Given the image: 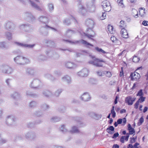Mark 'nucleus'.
I'll list each match as a JSON object with an SVG mask.
<instances>
[{
    "label": "nucleus",
    "instance_id": "1",
    "mask_svg": "<svg viewBox=\"0 0 148 148\" xmlns=\"http://www.w3.org/2000/svg\"><path fill=\"white\" fill-rule=\"evenodd\" d=\"M85 24L88 27V29H90L92 32V33H91V34H85V36L88 37V38L92 40H94V39L93 38H91L94 37L95 35V33L91 30L93 28L94 26V21L91 19L89 18H87L85 21Z\"/></svg>",
    "mask_w": 148,
    "mask_h": 148
},
{
    "label": "nucleus",
    "instance_id": "2",
    "mask_svg": "<svg viewBox=\"0 0 148 148\" xmlns=\"http://www.w3.org/2000/svg\"><path fill=\"white\" fill-rule=\"evenodd\" d=\"M91 58L93 60H90L88 61L89 64L93 65L96 67H102L103 64L99 62H105V61L96 58L95 56H92Z\"/></svg>",
    "mask_w": 148,
    "mask_h": 148
},
{
    "label": "nucleus",
    "instance_id": "3",
    "mask_svg": "<svg viewBox=\"0 0 148 148\" xmlns=\"http://www.w3.org/2000/svg\"><path fill=\"white\" fill-rule=\"evenodd\" d=\"M4 29L8 31L14 30L15 28V24L11 21H7L4 24Z\"/></svg>",
    "mask_w": 148,
    "mask_h": 148
},
{
    "label": "nucleus",
    "instance_id": "4",
    "mask_svg": "<svg viewBox=\"0 0 148 148\" xmlns=\"http://www.w3.org/2000/svg\"><path fill=\"white\" fill-rule=\"evenodd\" d=\"M95 0H91L86 3L87 10L91 12H94L96 8L95 5Z\"/></svg>",
    "mask_w": 148,
    "mask_h": 148
},
{
    "label": "nucleus",
    "instance_id": "5",
    "mask_svg": "<svg viewBox=\"0 0 148 148\" xmlns=\"http://www.w3.org/2000/svg\"><path fill=\"white\" fill-rule=\"evenodd\" d=\"M1 70L2 73L8 74H11L13 71V69L11 67L6 65H2Z\"/></svg>",
    "mask_w": 148,
    "mask_h": 148
},
{
    "label": "nucleus",
    "instance_id": "6",
    "mask_svg": "<svg viewBox=\"0 0 148 148\" xmlns=\"http://www.w3.org/2000/svg\"><path fill=\"white\" fill-rule=\"evenodd\" d=\"M64 41L67 42H69L72 44H77L80 42H81L83 44L85 45L87 47V45H90L92 47H94V45L88 42L87 41L83 39H82L80 40H74L72 41L69 40H65Z\"/></svg>",
    "mask_w": 148,
    "mask_h": 148
},
{
    "label": "nucleus",
    "instance_id": "7",
    "mask_svg": "<svg viewBox=\"0 0 148 148\" xmlns=\"http://www.w3.org/2000/svg\"><path fill=\"white\" fill-rule=\"evenodd\" d=\"M101 5L103 10L106 12H108L110 10L111 7L109 2L106 0L103 1L101 3Z\"/></svg>",
    "mask_w": 148,
    "mask_h": 148
},
{
    "label": "nucleus",
    "instance_id": "8",
    "mask_svg": "<svg viewBox=\"0 0 148 148\" xmlns=\"http://www.w3.org/2000/svg\"><path fill=\"white\" fill-rule=\"evenodd\" d=\"M25 137L26 139L29 140H34L36 138V135L35 132L29 131L25 134Z\"/></svg>",
    "mask_w": 148,
    "mask_h": 148
},
{
    "label": "nucleus",
    "instance_id": "9",
    "mask_svg": "<svg viewBox=\"0 0 148 148\" xmlns=\"http://www.w3.org/2000/svg\"><path fill=\"white\" fill-rule=\"evenodd\" d=\"M40 83V81L38 79H34L31 83L29 86L32 88H37L39 86Z\"/></svg>",
    "mask_w": 148,
    "mask_h": 148
},
{
    "label": "nucleus",
    "instance_id": "10",
    "mask_svg": "<svg viewBox=\"0 0 148 148\" xmlns=\"http://www.w3.org/2000/svg\"><path fill=\"white\" fill-rule=\"evenodd\" d=\"M25 18L29 22H31L34 21L35 17L29 12H26L24 14Z\"/></svg>",
    "mask_w": 148,
    "mask_h": 148
},
{
    "label": "nucleus",
    "instance_id": "11",
    "mask_svg": "<svg viewBox=\"0 0 148 148\" xmlns=\"http://www.w3.org/2000/svg\"><path fill=\"white\" fill-rule=\"evenodd\" d=\"M14 43L17 45L22 47L28 49L33 48L35 45L34 44L32 45L25 44L16 41L14 42Z\"/></svg>",
    "mask_w": 148,
    "mask_h": 148
},
{
    "label": "nucleus",
    "instance_id": "12",
    "mask_svg": "<svg viewBox=\"0 0 148 148\" xmlns=\"http://www.w3.org/2000/svg\"><path fill=\"white\" fill-rule=\"evenodd\" d=\"M15 121L14 117L12 116H9L7 118L6 123L8 125L12 126L14 124Z\"/></svg>",
    "mask_w": 148,
    "mask_h": 148
},
{
    "label": "nucleus",
    "instance_id": "13",
    "mask_svg": "<svg viewBox=\"0 0 148 148\" xmlns=\"http://www.w3.org/2000/svg\"><path fill=\"white\" fill-rule=\"evenodd\" d=\"M88 70L87 69L84 68L78 72L77 75L81 77H87L88 75Z\"/></svg>",
    "mask_w": 148,
    "mask_h": 148
},
{
    "label": "nucleus",
    "instance_id": "14",
    "mask_svg": "<svg viewBox=\"0 0 148 148\" xmlns=\"http://www.w3.org/2000/svg\"><path fill=\"white\" fill-rule=\"evenodd\" d=\"M20 28L23 31L28 32L31 28V26L29 24L26 23L21 25L20 26Z\"/></svg>",
    "mask_w": 148,
    "mask_h": 148
},
{
    "label": "nucleus",
    "instance_id": "15",
    "mask_svg": "<svg viewBox=\"0 0 148 148\" xmlns=\"http://www.w3.org/2000/svg\"><path fill=\"white\" fill-rule=\"evenodd\" d=\"M81 99L84 101H88L91 99L90 95L88 92H85L80 97Z\"/></svg>",
    "mask_w": 148,
    "mask_h": 148
},
{
    "label": "nucleus",
    "instance_id": "16",
    "mask_svg": "<svg viewBox=\"0 0 148 148\" xmlns=\"http://www.w3.org/2000/svg\"><path fill=\"white\" fill-rule=\"evenodd\" d=\"M38 20L40 22L45 24H47L49 22V18L45 16H41L39 17Z\"/></svg>",
    "mask_w": 148,
    "mask_h": 148
},
{
    "label": "nucleus",
    "instance_id": "17",
    "mask_svg": "<svg viewBox=\"0 0 148 148\" xmlns=\"http://www.w3.org/2000/svg\"><path fill=\"white\" fill-rule=\"evenodd\" d=\"M48 28L46 27V25L45 26L41 27L40 29V32L43 36H48V32L47 29Z\"/></svg>",
    "mask_w": 148,
    "mask_h": 148
},
{
    "label": "nucleus",
    "instance_id": "18",
    "mask_svg": "<svg viewBox=\"0 0 148 148\" xmlns=\"http://www.w3.org/2000/svg\"><path fill=\"white\" fill-rule=\"evenodd\" d=\"M79 8V13L83 16H86L87 15V11L80 4L78 5Z\"/></svg>",
    "mask_w": 148,
    "mask_h": 148
},
{
    "label": "nucleus",
    "instance_id": "19",
    "mask_svg": "<svg viewBox=\"0 0 148 148\" xmlns=\"http://www.w3.org/2000/svg\"><path fill=\"white\" fill-rule=\"evenodd\" d=\"M130 77L132 80H136L139 79L140 77V75L137 72H134L131 73Z\"/></svg>",
    "mask_w": 148,
    "mask_h": 148
},
{
    "label": "nucleus",
    "instance_id": "20",
    "mask_svg": "<svg viewBox=\"0 0 148 148\" xmlns=\"http://www.w3.org/2000/svg\"><path fill=\"white\" fill-rule=\"evenodd\" d=\"M23 60L22 56H17L14 59V61L16 64L20 65L23 64Z\"/></svg>",
    "mask_w": 148,
    "mask_h": 148
},
{
    "label": "nucleus",
    "instance_id": "21",
    "mask_svg": "<svg viewBox=\"0 0 148 148\" xmlns=\"http://www.w3.org/2000/svg\"><path fill=\"white\" fill-rule=\"evenodd\" d=\"M29 2L30 4L32 7L39 11H42V9L36 3L31 0H29Z\"/></svg>",
    "mask_w": 148,
    "mask_h": 148
},
{
    "label": "nucleus",
    "instance_id": "22",
    "mask_svg": "<svg viewBox=\"0 0 148 148\" xmlns=\"http://www.w3.org/2000/svg\"><path fill=\"white\" fill-rule=\"evenodd\" d=\"M65 67L69 69H74L76 66L74 63L69 62H65Z\"/></svg>",
    "mask_w": 148,
    "mask_h": 148
},
{
    "label": "nucleus",
    "instance_id": "23",
    "mask_svg": "<svg viewBox=\"0 0 148 148\" xmlns=\"http://www.w3.org/2000/svg\"><path fill=\"white\" fill-rule=\"evenodd\" d=\"M11 97L15 100H18L21 98L20 94L18 92H14L11 95Z\"/></svg>",
    "mask_w": 148,
    "mask_h": 148
},
{
    "label": "nucleus",
    "instance_id": "24",
    "mask_svg": "<svg viewBox=\"0 0 148 148\" xmlns=\"http://www.w3.org/2000/svg\"><path fill=\"white\" fill-rule=\"evenodd\" d=\"M121 36L123 38H127L128 37V35L127 30L124 28H122L121 31Z\"/></svg>",
    "mask_w": 148,
    "mask_h": 148
},
{
    "label": "nucleus",
    "instance_id": "25",
    "mask_svg": "<svg viewBox=\"0 0 148 148\" xmlns=\"http://www.w3.org/2000/svg\"><path fill=\"white\" fill-rule=\"evenodd\" d=\"M63 81L66 82L67 84H69L71 82V79L70 77L68 75H65L62 78Z\"/></svg>",
    "mask_w": 148,
    "mask_h": 148
},
{
    "label": "nucleus",
    "instance_id": "26",
    "mask_svg": "<svg viewBox=\"0 0 148 148\" xmlns=\"http://www.w3.org/2000/svg\"><path fill=\"white\" fill-rule=\"evenodd\" d=\"M9 47L7 42H0V48L3 49H8Z\"/></svg>",
    "mask_w": 148,
    "mask_h": 148
},
{
    "label": "nucleus",
    "instance_id": "27",
    "mask_svg": "<svg viewBox=\"0 0 148 148\" xmlns=\"http://www.w3.org/2000/svg\"><path fill=\"white\" fill-rule=\"evenodd\" d=\"M43 95L46 97H49L52 95V92L49 90H43L42 92Z\"/></svg>",
    "mask_w": 148,
    "mask_h": 148
},
{
    "label": "nucleus",
    "instance_id": "28",
    "mask_svg": "<svg viewBox=\"0 0 148 148\" xmlns=\"http://www.w3.org/2000/svg\"><path fill=\"white\" fill-rule=\"evenodd\" d=\"M132 97L131 96H128L126 97L125 98V102L128 105L131 106L133 104V102L132 101Z\"/></svg>",
    "mask_w": 148,
    "mask_h": 148
},
{
    "label": "nucleus",
    "instance_id": "29",
    "mask_svg": "<svg viewBox=\"0 0 148 148\" xmlns=\"http://www.w3.org/2000/svg\"><path fill=\"white\" fill-rule=\"evenodd\" d=\"M127 130L129 131L130 134L132 135L135 133V130L133 128L131 125L129 123L127 125Z\"/></svg>",
    "mask_w": 148,
    "mask_h": 148
},
{
    "label": "nucleus",
    "instance_id": "30",
    "mask_svg": "<svg viewBox=\"0 0 148 148\" xmlns=\"http://www.w3.org/2000/svg\"><path fill=\"white\" fill-rule=\"evenodd\" d=\"M37 105V103L36 101H33L30 102L28 104L29 107L31 108H35Z\"/></svg>",
    "mask_w": 148,
    "mask_h": 148
},
{
    "label": "nucleus",
    "instance_id": "31",
    "mask_svg": "<svg viewBox=\"0 0 148 148\" xmlns=\"http://www.w3.org/2000/svg\"><path fill=\"white\" fill-rule=\"evenodd\" d=\"M45 42L48 46L50 47H53L55 46L54 42L50 40H45Z\"/></svg>",
    "mask_w": 148,
    "mask_h": 148
},
{
    "label": "nucleus",
    "instance_id": "32",
    "mask_svg": "<svg viewBox=\"0 0 148 148\" xmlns=\"http://www.w3.org/2000/svg\"><path fill=\"white\" fill-rule=\"evenodd\" d=\"M129 136L130 135L129 133H127L126 134V136H122L120 139V142L122 143H124V140L126 141H127L128 140Z\"/></svg>",
    "mask_w": 148,
    "mask_h": 148
},
{
    "label": "nucleus",
    "instance_id": "33",
    "mask_svg": "<svg viewBox=\"0 0 148 148\" xmlns=\"http://www.w3.org/2000/svg\"><path fill=\"white\" fill-rule=\"evenodd\" d=\"M127 120L125 117L123 118V119L121 118L119 119H117V122L119 124L122 123L123 122L122 125L124 126L126 123Z\"/></svg>",
    "mask_w": 148,
    "mask_h": 148
},
{
    "label": "nucleus",
    "instance_id": "34",
    "mask_svg": "<svg viewBox=\"0 0 148 148\" xmlns=\"http://www.w3.org/2000/svg\"><path fill=\"white\" fill-rule=\"evenodd\" d=\"M106 130L110 134H112L114 132V128L113 126H109Z\"/></svg>",
    "mask_w": 148,
    "mask_h": 148
},
{
    "label": "nucleus",
    "instance_id": "35",
    "mask_svg": "<svg viewBox=\"0 0 148 148\" xmlns=\"http://www.w3.org/2000/svg\"><path fill=\"white\" fill-rule=\"evenodd\" d=\"M5 36L6 38L10 40L12 39V34L10 32L7 31L5 33Z\"/></svg>",
    "mask_w": 148,
    "mask_h": 148
},
{
    "label": "nucleus",
    "instance_id": "36",
    "mask_svg": "<svg viewBox=\"0 0 148 148\" xmlns=\"http://www.w3.org/2000/svg\"><path fill=\"white\" fill-rule=\"evenodd\" d=\"M81 126L78 125V127L74 126L72 128L71 132L72 133H79L80 132L79 130L78 129V127H81Z\"/></svg>",
    "mask_w": 148,
    "mask_h": 148
},
{
    "label": "nucleus",
    "instance_id": "37",
    "mask_svg": "<svg viewBox=\"0 0 148 148\" xmlns=\"http://www.w3.org/2000/svg\"><path fill=\"white\" fill-rule=\"evenodd\" d=\"M61 120V118L58 116H54L51 119L52 122H56L60 121Z\"/></svg>",
    "mask_w": 148,
    "mask_h": 148
},
{
    "label": "nucleus",
    "instance_id": "38",
    "mask_svg": "<svg viewBox=\"0 0 148 148\" xmlns=\"http://www.w3.org/2000/svg\"><path fill=\"white\" fill-rule=\"evenodd\" d=\"M41 108L43 110H46L49 108V106L45 103H43L41 105Z\"/></svg>",
    "mask_w": 148,
    "mask_h": 148
},
{
    "label": "nucleus",
    "instance_id": "39",
    "mask_svg": "<svg viewBox=\"0 0 148 148\" xmlns=\"http://www.w3.org/2000/svg\"><path fill=\"white\" fill-rule=\"evenodd\" d=\"M63 90L62 89H58L54 93V95L56 97H58Z\"/></svg>",
    "mask_w": 148,
    "mask_h": 148
},
{
    "label": "nucleus",
    "instance_id": "40",
    "mask_svg": "<svg viewBox=\"0 0 148 148\" xmlns=\"http://www.w3.org/2000/svg\"><path fill=\"white\" fill-rule=\"evenodd\" d=\"M47 6L49 11L50 12H52L54 9L53 4L52 3H49L48 4Z\"/></svg>",
    "mask_w": 148,
    "mask_h": 148
},
{
    "label": "nucleus",
    "instance_id": "41",
    "mask_svg": "<svg viewBox=\"0 0 148 148\" xmlns=\"http://www.w3.org/2000/svg\"><path fill=\"white\" fill-rule=\"evenodd\" d=\"M38 59L39 61L40 62L46 60L47 58L43 55H40L38 57Z\"/></svg>",
    "mask_w": 148,
    "mask_h": 148
},
{
    "label": "nucleus",
    "instance_id": "42",
    "mask_svg": "<svg viewBox=\"0 0 148 148\" xmlns=\"http://www.w3.org/2000/svg\"><path fill=\"white\" fill-rule=\"evenodd\" d=\"M126 25L125 24V22L123 21H121L119 23V27L120 28H124L125 27Z\"/></svg>",
    "mask_w": 148,
    "mask_h": 148
},
{
    "label": "nucleus",
    "instance_id": "43",
    "mask_svg": "<svg viewBox=\"0 0 148 148\" xmlns=\"http://www.w3.org/2000/svg\"><path fill=\"white\" fill-rule=\"evenodd\" d=\"M26 71L30 75H33L34 73V70L32 68H27Z\"/></svg>",
    "mask_w": 148,
    "mask_h": 148
},
{
    "label": "nucleus",
    "instance_id": "44",
    "mask_svg": "<svg viewBox=\"0 0 148 148\" xmlns=\"http://www.w3.org/2000/svg\"><path fill=\"white\" fill-rule=\"evenodd\" d=\"M7 142V140L5 138H2L1 134H0V145H2L6 143Z\"/></svg>",
    "mask_w": 148,
    "mask_h": 148
},
{
    "label": "nucleus",
    "instance_id": "45",
    "mask_svg": "<svg viewBox=\"0 0 148 148\" xmlns=\"http://www.w3.org/2000/svg\"><path fill=\"white\" fill-rule=\"evenodd\" d=\"M63 23L65 25H69L71 24L70 20L69 18H66L63 21Z\"/></svg>",
    "mask_w": 148,
    "mask_h": 148
},
{
    "label": "nucleus",
    "instance_id": "46",
    "mask_svg": "<svg viewBox=\"0 0 148 148\" xmlns=\"http://www.w3.org/2000/svg\"><path fill=\"white\" fill-rule=\"evenodd\" d=\"M112 114V116L113 118H114L116 116V113L114 111V106H112V108L111 110V114Z\"/></svg>",
    "mask_w": 148,
    "mask_h": 148
},
{
    "label": "nucleus",
    "instance_id": "47",
    "mask_svg": "<svg viewBox=\"0 0 148 148\" xmlns=\"http://www.w3.org/2000/svg\"><path fill=\"white\" fill-rule=\"evenodd\" d=\"M89 82L91 84H96L97 83V80L95 78H91L89 80Z\"/></svg>",
    "mask_w": 148,
    "mask_h": 148
},
{
    "label": "nucleus",
    "instance_id": "48",
    "mask_svg": "<svg viewBox=\"0 0 148 148\" xmlns=\"http://www.w3.org/2000/svg\"><path fill=\"white\" fill-rule=\"evenodd\" d=\"M60 130L63 133H65L67 132V130L64 127V125H62L60 129Z\"/></svg>",
    "mask_w": 148,
    "mask_h": 148
},
{
    "label": "nucleus",
    "instance_id": "49",
    "mask_svg": "<svg viewBox=\"0 0 148 148\" xmlns=\"http://www.w3.org/2000/svg\"><path fill=\"white\" fill-rule=\"evenodd\" d=\"M113 27L112 26L110 25H108V29L110 33H112Z\"/></svg>",
    "mask_w": 148,
    "mask_h": 148
},
{
    "label": "nucleus",
    "instance_id": "50",
    "mask_svg": "<svg viewBox=\"0 0 148 148\" xmlns=\"http://www.w3.org/2000/svg\"><path fill=\"white\" fill-rule=\"evenodd\" d=\"M35 124L34 122H29L27 124V126L28 127L32 128L34 127Z\"/></svg>",
    "mask_w": 148,
    "mask_h": 148
},
{
    "label": "nucleus",
    "instance_id": "51",
    "mask_svg": "<svg viewBox=\"0 0 148 148\" xmlns=\"http://www.w3.org/2000/svg\"><path fill=\"white\" fill-rule=\"evenodd\" d=\"M103 73H104V75H106V76L108 77H110L112 76L111 73L109 71H103Z\"/></svg>",
    "mask_w": 148,
    "mask_h": 148
},
{
    "label": "nucleus",
    "instance_id": "52",
    "mask_svg": "<svg viewBox=\"0 0 148 148\" xmlns=\"http://www.w3.org/2000/svg\"><path fill=\"white\" fill-rule=\"evenodd\" d=\"M54 73L55 75L57 77H59L61 75V73L58 71H55L54 72Z\"/></svg>",
    "mask_w": 148,
    "mask_h": 148
},
{
    "label": "nucleus",
    "instance_id": "53",
    "mask_svg": "<svg viewBox=\"0 0 148 148\" xmlns=\"http://www.w3.org/2000/svg\"><path fill=\"white\" fill-rule=\"evenodd\" d=\"M143 95L144 93L143 92L142 89H140L139 90L136 94L137 96H139L140 97L143 96Z\"/></svg>",
    "mask_w": 148,
    "mask_h": 148
},
{
    "label": "nucleus",
    "instance_id": "54",
    "mask_svg": "<svg viewBox=\"0 0 148 148\" xmlns=\"http://www.w3.org/2000/svg\"><path fill=\"white\" fill-rule=\"evenodd\" d=\"M117 2L119 5L121 6L122 8L123 7L124 5L123 3V0H117Z\"/></svg>",
    "mask_w": 148,
    "mask_h": 148
},
{
    "label": "nucleus",
    "instance_id": "55",
    "mask_svg": "<svg viewBox=\"0 0 148 148\" xmlns=\"http://www.w3.org/2000/svg\"><path fill=\"white\" fill-rule=\"evenodd\" d=\"M144 122V119L143 116L141 117L139 119V122L137 124L138 126H140Z\"/></svg>",
    "mask_w": 148,
    "mask_h": 148
},
{
    "label": "nucleus",
    "instance_id": "56",
    "mask_svg": "<svg viewBox=\"0 0 148 148\" xmlns=\"http://www.w3.org/2000/svg\"><path fill=\"white\" fill-rule=\"evenodd\" d=\"M140 59L139 58L137 57V56H134L132 60L135 63L138 62Z\"/></svg>",
    "mask_w": 148,
    "mask_h": 148
},
{
    "label": "nucleus",
    "instance_id": "57",
    "mask_svg": "<svg viewBox=\"0 0 148 148\" xmlns=\"http://www.w3.org/2000/svg\"><path fill=\"white\" fill-rule=\"evenodd\" d=\"M110 39L113 43H116V41L118 40L114 36H112L110 38Z\"/></svg>",
    "mask_w": 148,
    "mask_h": 148
},
{
    "label": "nucleus",
    "instance_id": "58",
    "mask_svg": "<svg viewBox=\"0 0 148 148\" xmlns=\"http://www.w3.org/2000/svg\"><path fill=\"white\" fill-rule=\"evenodd\" d=\"M106 12H102V15L100 17V19L101 20H103L105 19L106 18Z\"/></svg>",
    "mask_w": 148,
    "mask_h": 148
},
{
    "label": "nucleus",
    "instance_id": "59",
    "mask_svg": "<svg viewBox=\"0 0 148 148\" xmlns=\"http://www.w3.org/2000/svg\"><path fill=\"white\" fill-rule=\"evenodd\" d=\"M22 58L23 60H22V62H23V64L22 65H24L25 64V63L28 62L29 61L28 59L26 58L23 57H22Z\"/></svg>",
    "mask_w": 148,
    "mask_h": 148
},
{
    "label": "nucleus",
    "instance_id": "60",
    "mask_svg": "<svg viewBox=\"0 0 148 148\" xmlns=\"http://www.w3.org/2000/svg\"><path fill=\"white\" fill-rule=\"evenodd\" d=\"M145 97L143 96L140 97L138 100L141 103L145 101Z\"/></svg>",
    "mask_w": 148,
    "mask_h": 148
},
{
    "label": "nucleus",
    "instance_id": "61",
    "mask_svg": "<svg viewBox=\"0 0 148 148\" xmlns=\"http://www.w3.org/2000/svg\"><path fill=\"white\" fill-rule=\"evenodd\" d=\"M35 114L38 117L42 115V112L40 111H36Z\"/></svg>",
    "mask_w": 148,
    "mask_h": 148
},
{
    "label": "nucleus",
    "instance_id": "62",
    "mask_svg": "<svg viewBox=\"0 0 148 148\" xmlns=\"http://www.w3.org/2000/svg\"><path fill=\"white\" fill-rule=\"evenodd\" d=\"M39 96V95L37 93H32L31 97L34 98H36Z\"/></svg>",
    "mask_w": 148,
    "mask_h": 148
},
{
    "label": "nucleus",
    "instance_id": "63",
    "mask_svg": "<svg viewBox=\"0 0 148 148\" xmlns=\"http://www.w3.org/2000/svg\"><path fill=\"white\" fill-rule=\"evenodd\" d=\"M66 33L68 35L69 34H72L74 33V32L73 30L71 29H68L66 31Z\"/></svg>",
    "mask_w": 148,
    "mask_h": 148
},
{
    "label": "nucleus",
    "instance_id": "64",
    "mask_svg": "<svg viewBox=\"0 0 148 148\" xmlns=\"http://www.w3.org/2000/svg\"><path fill=\"white\" fill-rule=\"evenodd\" d=\"M119 136V134L118 132L114 133L112 137V138L113 139H115L117 137Z\"/></svg>",
    "mask_w": 148,
    "mask_h": 148
}]
</instances>
